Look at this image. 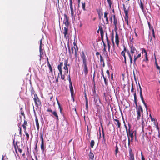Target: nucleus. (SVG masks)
<instances>
[{"label":"nucleus","instance_id":"58","mask_svg":"<svg viewBox=\"0 0 160 160\" xmlns=\"http://www.w3.org/2000/svg\"><path fill=\"white\" fill-rule=\"evenodd\" d=\"M94 77H95V76H94V75L93 76V86L94 87H95V84Z\"/></svg>","mask_w":160,"mask_h":160},{"label":"nucleus","instance_id":"15","mask_svg":"<svg viewBox=\"0 0 160 160\" xmlns=\"http://www.w3.org/2000/svg\"><path fill=\"white\" fill-rule=\"evenodd\" d=\"M99 30L101 34V40L102 42H104L103 38L104 33L103 32V29L102 27L101 26H99Z\"/></svg>","mask_w":160,"mask_h":160},{"label":"nucleus","instance_id":"23","mask_svg":"<svg viewBox=\"0 0 160 160\" xmlns=\"http://www.w3.org/2000/svg\"><path fill=\"white\" fill-rule=\"evenodd\" d=\"M108 12H105L104 13V18L106 19V24H107L108 23Z\"/></svg>","mask_w":160,"mask_h":160},{"label":"nucleus","instance_id":"62","mask_svg":"<svg viewBox=\"0 0 160 160\" xmlns=\"http://www.w3.org/2000/svg\"><path fill=\"white\" fill-rule=\"evenodd\" d=\"M48 112H51L52 113L53 112L52 111V109L50 108H48L47 111Z\"/></svg>","mask_w":160,"mask_h":160},{"label":"nucleus","instance_id":"36","mask_svg":"<svg viewBox=\"0 0 160 160\" xmlns=\"http://www.w3.org/2000/svg\"><path fill=\"white\" fill-rule=\"evenodd\" d=\"M134 102L135 104H137V95L136 93L135 92L134 94Z\"/></svg>","mask_w":160,"mask_h":160},{"label":"nucleus","instance_id":"37","mask_svg":"<svg viewBox=\"0 0 160 160\" xmlns=\"http://www.w3.org/2000/svg\"><path fill=\"white\" fill-rule=\"evenodd\" d=\"M93 97L94 98V100L95 101H97V100L98 99V96L96 94H94L93 95Z\"/></svg>","mask_w":160,"mask_h":160},{"label":"nucleus","instance_id":"52","mask_svg":"<svg viewBox=\"0 0 160 160\" xmlns=\"http://www.w3.org/2000/svg\"><path fill=\"white\" fill-rule=\"evenodd\" d=\"M105 84L106 85H107L108 84V80H107L106 78L104 79Z\"/></svg>","mask_w":160,"mask_h":160},{"label":"nucleus","instance_id":"10","mask_svg":"<svg viewBox=\"0 0 160 160\" xmlns=\"http://www.w3.org/2000/svg\"><path fill=\"white\" fill-rule=\"evenodd\" d=\"M64 19L63 21V23L67 27H68L69 25V22L68 21V17L67 15L65 14L64 15Z\"/></svg>","mask_w":160,"mask_h":160},{"label":"nucleus","instance_id":"24","mask_svg":"<svg viewBox=\"0 0 160 160\" xmlns=\"http://www.w3.org/2000/svg\"><path fill=\"white\" fill-rule=\"evenodd\" d=\"M35 122L37 126V129L38 130H39V125L38 122V119L37 117L35 118Z\"/></svg>","mask_w":160,"mask_h":160},{"label":"nucleus","instance_id":"29","mask_svg":"<svg viewBox=\"0 0 160 160\" xmlns=\"http://www.w3.org/2000/svg\"><path fill=\"white\" fill-rule=\"evenodd\" d=\"M118 23V21L117 19H114L113 24L114 25L115 28L114 29L115 30H117V24Z\"/></svg>","mask_w":160,"mask_h":160},{"label":"nucleus","instance_id":"3","mask_svg":"<svg viewBox=\"0 0 160 160\" xmlns=\"http://www.w3.org/2000/svg\"><path fill=\"white\" fill-rule=\"evenodd\" d=\"M80 56L82 60V66H87V59L83 51H82L81 52Z\"/></svg>","mask_w":160,"mask_h":160},{"label":"nucleus","instance_id":"51","mask_svg":"<svg viewBox=\"0 0 160 160\" xmlns=\"http://www.w3.org/2000/svg\"><path fill=\"white\" fill-rule=\"evenodd\" d=\"M68 80L70 84H72L70 75H68Z\"/></svg>","mask_w":160,"mask_h":160},{"label":"nucleus","instance_id":"28","mask_svg":"<svg viewBox=\"0 0 160 160\" xmlns=\"http://www.w3.org/2000/svg\"><path fill=\"white\" fill-rule=\"evenodd\" d=\"M59 74H60V75H61V78L62 80H64V78H65V75H66V74H64H64L63 75L62 74V70H59Z\"/></svg>","mask_w":160,"mask_h":160},{"label":"nucleus","instance_id":"26","mask_svg":"<svg viewBox=\"0 0 160 160\" xmlns=\"http://www.w3.org/2000/svg\"><path fill=\"white\" fill-rule=\"evenodd\" d=\"M123 8L124 11V12L125 14V15H128V11L125 7V6L124 4L123 5Z\"/></svg>","mask_w":160,"mask_h":160},{"label":"nucleus","instance_id":"14","mask_svg":"<svg viewBox=\"0 0 160 160\" xmlns=\"http://www.w3.org/2000/svg\"><path fill=\"white\" fill-rule=\"evenodd\" d=\"M127 134L128 137V138L129 137V136L131 137V141H132L133 140V132H132L131 131H127L126 132Z\"/></svg>","mask_w":160,"mask_h":160},{"label":"nucleus","instance_id":"53","mask_svg":"<svg viewBox=\"0 0 160 160\" xmlns=\"http://www.w3.org/2000/svg\"><path fill=\"white\" fill-rule=\"evenodd\" d=\"M139 88H140V94H142V88H141L139 84Z\"/></svg>","mask_w":160,"mask_h":160},{"label":"nucleus","instance_id":"5","mask_svg":"<svg viewBox=\"0 0 160 160\" xmlns=\"http://www.w3.org/2000/svg\"><path fill=\"white\" fill-rule=\"evenodd\" d=\"M68 62V60L66 59H64V66L63 67V69L64 70V74H66L68 75V67L67 63Z\"/></svg>","mask_w":160,"mask_h":160},{"label":"nucleus","instance_id":"61","mask_svg":"<svg viewBox=\"0 0 160 160\" xmlns=\"http://www.w3.org/2000/svg\"><path fill=\"white\" fill-rule=\"evenodd\" d=\"M74 47H73L71 48V54H73L74 53Z\"/></svg>","mask_w":160,"mask_h":160},{"label":"nucleus","instance_id":"55","mask_svg":"<svg viewBox=\"0 0 160 160\" xmlns=\"http://www.w3.org/2000/svg\"><path fill=\"white\" fill-rule=\"evenodd\" d=\"M133 91H134V88H133V82H132L131 92H133Z\"/></svg>","mask_w":160,"mask_h":160},{"label":"nucleus","instance_id":"17","mask_svg":"<svg viewBox=\"0 0 160 160\" xmlns=\"http://www.w3.org/2000/svg\"><path fill=\"white\" fill-rule=\"evenodd\" d=\"M88 156L90 160H94V155L93 152L91 151V150H90Z\"/></svg>","mask_w":160,"mask_h":160},{"label":"nucleus","instance_id":"42","mask_svg":"<svg viewBox=\"0 0 160 160\" xmlns=\"http://www.w3.org/2000/svg\"><path fill=\"white\" fill-rule=\"evenodd\" d=\"M107 43L108 46V52H110V48H111V46H110V42H107Z\"/></svg>","mask_w":160,"mask_h":160},{"label":"nucleus","instance_id":"43","mask_svg":"<svg viewBox=\"0 0 160 160\" xmlns=\"http://www.w3.org/2000/svg\"><path fill=\"white\" fill-rule=\"evenodd\" d=\"M152 32L153 37L154 38V39H155V32H154V29L153 28H152Z\"/></svg>","mask_w":160,"mask_h":160},{"label":"nucleus","instance_id":"1","mask_svg":"<svg viewBox=\"0 0 160 160\" xmlns=\"http://www.w3.org/2000/svg\"><path fill=\"white\" fill-rule=\"evenodd\" d=\"M124 51H126V52L130 59V63L131 64L132 62V57L134 55V54L135 52V51L137 52V51L133 45L130 47V51L128 49H127L125 46H124Z\"/></svg>","mask_w":160,"mask_h":160},{"label":"nucleus","instance_id":"59","mask_svg":"<svg viewBox=\"0 0 160 160\" xmlns=\"http://www.w3.org/2000/svg\"><path fill=\"white\" fill-rule=\"evenodd\" d=\"M86 108L87 110L88 108V102H86Z\"/></svg>","mask_w":160,"mask_h":160},{"label":"nucleus","instance_id":"32","mask_svg":"<svg viewBox=\"0 0 160 160\" xmlns=\"http://www.w3.org/2000/svg\"><path fill=\"white\" fill-rule=\"evenodd\" d=\"M125 18V22H126L127 25H129V23H128V15H125V17L124 18Z\"/></svg>","mask_w":160,"mask_h":160},{"label":"nucleus","instance_id":"8","mask_svg":"<svg viewBox=\"0 0 160 160\" xmlns=\"http://www.w3.org/2000/svg\"><path fill=\"white\" fill-rule=\"evenodd\" d=\"M128 160H135L134 154L131 148L129 149V158Z\"/></svg>","mask_w":160,"mask_h":160},{"label":"nucleus","instance_id":"19","mask_svg":"<svg viewBox=\"0 0 160 160\" xmlns=\"http://www.w3.org/2000/svg\"><path fill=\"white\" fill-rule=\"evenodd\" d=\"M63 64H64V60L63 62H60V64L58 65V70H62V67Z\"/></svg>","mask_w":160,"mask_h":160},{"label":"nucleus","instance_id":"33","mask_svg":"<svg viewBox=\"0 0 160 160\" xmlns=\"http://www.w3.org/2000/svg\"><path fill=\"white\" fill-rule=\"evenodd\" d=\"M52 113L56 118L57 120H59L58 116L56 112V111H54L52 112Z\"/></svg>","mask_w":160,"mask_h":160},{"label":"nucleus","instance_id":"57","mask_svg":"<svg viewBox=\"0 0 160 160\" xmlns=\"http://www.w3.org/2000/svg\"><path fill=\"white\" fill-rule=\"evenodd\" d=\"M95 88H96V87L95 86V87H94V88L93 89H92V91H93V95L95 94H96V90H95Z\"/></svg>","mask_w":160,"mask_h":160},{"label":"nucleus","instance_id":"22","mask_svg":"<svg viewBox=\"0 0 160 160\" xmlns=\"http://www.w3.org/2000/svg\"><path fill=\"white\" fill-rule=\"evenodd\" d=\"M83 72L85 75L86 76L88 74V68H83Z\"/></svg>","mask_w":160,"mask_h":160},{"label":"nucleus","instance_id":"47","mask_svg":"<svg viewBox=\"0 0 160 160\" xmlns=\"http://www.w3.org/2000/svg\"><path fill=\"white\" fill-rule=\"evenodd\" d=\"M100 61L101 63L104 62V59L100 55Z\"/></svg>","mask_w":160,"mask_h":160},{"label":"nucleus","instance_id":"30","mask_svg":"<svg viewBox=\"0 0 160 160\" xmlns=\"http://www.w3.org/2000/svg\"><path fill=\"white\" fill-rule=\"evenodd\" d=\"M13 145L14 146L15 150L16 152H17V148H18V145L17 142H15V141H14V140H13Z\"/></svg>","mask_w":160,"mask_h":160},{"label":"nucleus","instance_id":"41","mask_svg":"<svg viewBox=\"0 0 160 160\" xmlns=\"http://www.w3.org/2000/svg\"><path fill=\"white\" fill-rule=\"evenodd\" d=\"M118 152V146L117 145H116V149H115V154L116 156L117 155V154Z\"/></svg>","mask_w":160,"mask_h":160},{"label":"nucleus","instance_id":"9","mask_svg":"<svg viewBox=\"0 0 160 160\" xmlns=\"http://www.w3.org/2000/svg\"><path fill=\"white\" fill-rule=\"evenodd\" d=\"M96 11L98 15L99 18V19H101L103 15L102 9V8H99L97 9Z\"/></svg>","mask_w":160,"mask_h":160},{"label":"nucleus","instance_id":"39","mask_svg":"<svg viewBox=\"0 0 160 160\" xmlns=\"http://www.w3.org/2000/svg\"><path fill=\"white\" fill-rule=\"evenodd\" d=\"M140 7L141 8V9L142 11H143L144 10L143 5L141 1H140Z\"/></svg>","mask_w":160,"mask_h":160},{"label":"nucleus","instance_id":"13","mask_svg":"<svg viewBox=\"0 0 160 160\" xmlns=\"http://www.w3.org/2000/svg\"><path fill=\"white\" fill-rule=\"evenodd\" d=\"M115 42L117 46H118L119 44V36L117 30H115Z\"/></svg>","mask_w":160,"mask_h":160},{"label":"nucleus","instance_id":"49","mask_svg":"<svg viewBox=\"0 0 160 160\" xmlns=\"http://www.w3.org/2000/svg\"><path fill=\"white\" fill-rule=\"evenodd\" d=\"M101 126H102V137H103V138H105V135H104V132H103V127H102V124H101Z\"/></svg>","mask_w":160,"mask_h":160},{"label":"nucleus","instance_id":"4","mask_svg":"<svg viewBox=\"0 0 160 160\" xmlns=\"http://www.w3.org/2000/svg\"><path fill=\"white\" fill-rule=\"evenodd\" d=\"M116 118H117V117H116ZM113 120L114 124L117 126V129L119 128L120 130L121 129V123L119 120V119L115 118L114 119V118L113 117Z\"/></svg>","mask_w":160,"mask_h":160},{"label":"nucleus","instance_id":"31","mask_svg":"<svg viewBox=\"0 0 160 160\" xmlns=\"http://www.w3.org/2000/svg\"><path fill=\"white\" fill-rule=\"evenodd\" d=\"M32 96L33 97L34 101H36V99H38V98L37 94L34 92L32 93Z\"/></svg>","mask_w":160,"mask_h":160},{"label":"nucleus","instance_id":"11","mask_svg":"<svg viewBox=\"0 0 160 160\" xmlns=\"http://www.w3.org/2000/svg\"><path fill=\"white\" fill-rule=\"evenodd\" d=\"M68 27H64L63 31V33L64 35V38L67 39V37H68Z\"/></svg>","mask_w":160,"mask_h":160},{"label":"nucleus","instance_id":"2","mask_svg":"<svg viewBox=\"0 0 160 160\" xmlns=\"http://www.w3.org/2000/svg\"><path fill=\"white\" fill-rule=\"evenodd\" d=\"M137 118L138 120H139L140 119V117L141 115V113L142 114V117H143V110L142 108V106L141 105H139L138 108L137 109Z\"/></svg>","mask_w":160,"mask_h":160},{"label":"nucleus","instance_id":"12","mask_svg":"<svg viewBox=\"0 0 160 160\" xmlns=\"http://www.w3.org/2000/svg\"><path fill=\"white\" fill-rule=\"evenodd\" d=\"M40 138L41 140V149L42 150V151L43 152L45 148H44V140L43 138V136H42L41 135L40 136Z\"/></svg>","mask_w":160,"mask_h":160},{"label":"nucleus","instance_id":"27","mask_svg":"<svg viewBox=\"0 0 160 160\" xmlns=\"http://www.w3.org/2000/svg\"><path fill=\"white\" fill-rule=\"evenodd\" d=\"M59 74H60V75H61V78L62 80H64V78H65V75H66V74H64H64L63 75L62 74V70H59Z\"/></svg>","mask_w":160,"mask_h":160},{"label":"nucleus","instance_id":"38","mask_svg":"<svg viewBox=\"0 0 160 160\" xmlns=\"http://www.w3.org/2000/svg\"><path fill=\"white\" fill-rule=\"evenodd\" d=\"M26 136V140L28 141L29 138V135L27 132H24Z\"/></svg>","mask_w":160,"mask_h":160},{"label":"nucleus","instance_id":"16","mask_svg":"<svg viewBox=\"0 0 160 160\" xmlns=\"http://www.w3.org/2000/svg\"><path fill=\"white\" fill-rule=\"evenodd\" d=\"M69 88L71 92V97L73 98L74 91L72 84H71L69 85Z\"/></svg>","mask_w":160,"mask_h":160},{"label":"nucleus","instance_id":"34","mask_svg":"<svg viewBox=\"0 0 160 160\" xmlns=\"http://www.w3.org/2000/svg\"><path fill=\"white\" fill-rule=\"evenodd\" d=\"M142 53H144L145 54L144 56L145 57H148L147 53L146 50L144 48H142Z\"/></svg>","mask_w":160,"mask_h":160},{"label":"nucleus","instance_id":"48","mask_svg":"<svg viewBox=\"0 0 160 160\" xmlns=\"http://www.w3.org/2000/svg\"><path fill=\"white\" fill-rule=\"evenodd\" d=\"M68 49L70 55L71 54V51L70 49V46H69V43H68Z\"/></svg>","mask_w":160,"mask_h":160},{"label":"nucleus","instance_id":"54","mask_svg":"<svg viewBox=\"0 0 160 160\" xmlns=\"http://www.w3.org/2000/svg\"><path fill=\"white\" fill-rule=\"evenodd\" d=\"M19 134L20 135V136H21L22 135V132L21 128L20 127H19Z\"/></svg>","mask_w":160,"mask_h":160},{"label":"nucleus","instance_id":"63","mask_svg":"<svg viewBox=\"0 0 160 160\" xmlns=\"http://www.w3.org/2000/svg\"><path fill=\"white\" fill-rule=\"evenodd\" d=\"M107 1L108 2L109 4V5L110 6V7H111V5L112 4L111 2V0H107Z\"/></svg>","mask_w":160,"mask_h":160},{"label":"nucleus","instance_id":"25","mask_svg":"<svg viewBox=\"0 0 160 160\" xmlns=\"http://www.w3.org/2000/svg\"><path fill=\"white\" fill-rule=\"evenodd\" d=\"M34 101L36 105L38 106L41 105V101L39 98H38V99H36V101Z\"/></svg>","mask_w":160,"mask_h":160},{"label":"nucleus","instance_id":"18","mask_svg":"<svg viewBox=\"0 0 160 160\" xmlns=\"http://www.w3.org/2000/svg\"><path fill=\"white\" fill-rule=\"evenodd\" d=\"M111 40L113 44V49L114 52L115 51V44L114 42V32L113 31L112 32V35Z\"/></svg>","mask_w":160,"mask_h":160},{"label":"nucleus","instance_id":"21","mask_svg":"<svg viewBox=\"0 0 160 160\" xmlns=\"http://www.w3.org/2000/svg\"><path fill=\"white\" fill-rule=\"evenodd\" d=\"M126 52V51H124V49L123 51H122L121 52V55L123 56L124 58V62L125 64H126V58L125 55V52Z\"/></svg>","mask_w":160,"mask_h":160},{"label":"nucleus","instance_id":"64","mask_svg":"<svg viewBox=\"0 0 160 160\" xmlns=\"http://www.w3.org/2000/svg\"><path fill=\"white\" fill-rule=\"evenodd\" d=\"M143 61H145L146 62H147L148 61V57H146L145 59Z\"/></svg>","mask_w":160,"mask_h":160},{"label":"nucleus","instance_id":"20","mask_svg":"<svg viewBox=\"0 0 160 160\" xmlns=\"http://www.w3.org/2000/svg\"><path fill=\"white\" fill-rule=\"evenodd\" d=\"M74 49H75V57L77 59L78 58V48L77 46L76 47V48L74 47Z\"/></svg>","mask_w":160,"mask_h":160},{"label":"nucleus","instance_id":"60","mask_svg":"<svg viewBox=\"0 0 160 160\" xmlns=\"http://www.w3.org/2000/svg\"><path fill=\"white\" fill-rule=\"evenodd\" d=\"M141 160H145V158H144V157L142 152L141 153Z\"/></svg>","mask_w":160,"mask_h":160},{"label":"nucleus","instance_id":"46","mask_svg":"<svg viewBox=\"0 0 160 160\" xmlns=\"http://www.w3.org/2000/svg\"><path fill=\"white\" fill-rule=\"evenodd\" d=\"M105 35H106V39L107 42H110V41H109V40L108 39V34L107 33H106Z\"/></svg>","mask_w":160,"mask_h":160},{"label":"nucleus","instance_id":"6","mask_svg":"<svg viewBox=\"0 0 160 160\" xmlns=\"http://www.w3.org/2000/svg\"><path fill=\"white\" fill-rule=\"evenodd\" d=\"M71 12V17L73 18H75V15L74 12V10L72 7V0H69Z\"/></svg>","mask_w":160,"mask_h":160},{"label":"nucleus","instance_id":"7","mask_svg":"<svg viewBox=\"0 0 160 160\" xmlns=\"http://www.w3.org/2000/svg\"><path fill=\"white\" fill-rule=\"evenodd\" d=\"M42 40H40V43L39 46V52H40V60H41V58L43 57V50L42 49Z\"/></svg>","mask_w":160,"mask_h":160},{"label":"nucleus","instance_id":"44","mask_svg":"<svg viewBox=\"0 0 160 160\" xmlns=\"http://www.w3.org/2000/svg\"><path fill=\"white\" fill-rule=\"evenodd\" d=\"M155 65H156V67H157V68L158 69H160V67L158 65V64L157 62V60H156V58H155Z\"/></svg>","mask_w":160,"mask_h":160},{"label":"nucleus","instance_id":"40","mask_svg":"<svg viewBox=\"0 0 160 160\" xmlns=\"http://www.w3.org/2000/svg\"><path fill=\"white\" fill-rule=\"evenodd\" d=\"M82 7L84 11H85V2H82Z\"/></svg>","mask_w":160,"mask_h":160},{"label":"nucleus","instance_id":"35","mask_svg":"<svg viewBox=\"0 0 160 160\" xmlns=\"http://www.w3.org/2000/svg\"><path fill=\"white\" fill-rule=\"evenodd\" d=\"M95 144V142L93 140H92L91 141L90 145V147L92 148H93V146Z\"/></svg>","mask_w":160,"mask_h":160},{"label":"nucleus","instance_id":"45","mask_svg":"<svg viewBox=\"0 0 160 160\" xmlns=\"http://www.w3.org/2000/svg\"><path fill=\"white\" fill-rule=\"evenodd\" d=\"M48 68H49L50 72L51 73H52V72H53V70H52V68L51 65H49V66H48Z\"/></svg>","mask_w":160,"mask_h":160},{"label":"nucleus","instance_id":"56","mask_svg":"<svg viewBox=\"0 0 160 160\" xmlns=\"http://www.w3.org/2000/svg\"><path fill=\"white\" fill-rule=\"evenodd\" d=\"M22 127H23V129H24V132H27V131H26V126L24 125H22Z\"/></svg>","mask_w":160,"mask_h":160},{"label":"nucleus","instance_id":"50","mask_svg":"<svg viewBox=\"0 0 160 160\" xmlns=\"http://www.w3.org/2000/svg\"><path fill=\"white\" fill-rule=\"evenodd\" d=\"M59 78V73H58V76H57V78H56V77H55V78H56V82H58V78Z\"/></svg>","mask_w":160,"mask_h":160}]
</instances>
